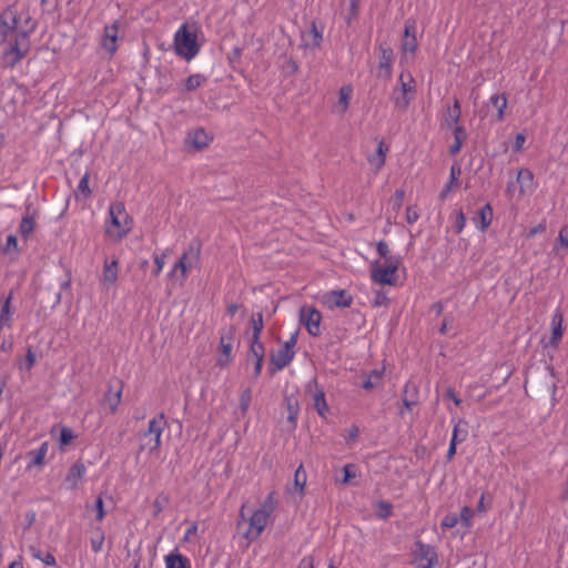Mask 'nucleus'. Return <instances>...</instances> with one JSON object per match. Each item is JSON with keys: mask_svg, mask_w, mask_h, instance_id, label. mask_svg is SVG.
I'll return each mask as SVG.
<instances>
[{"mask_svg": "<svg viewBox=\"0 0 568 568\" xmlns=\"http://www.w3.org/2000/svg\"><path fill=\"white\" fill-rule=\"evenodd\" d=\"M165 568H192L187 557L175 551H171L164 556Z\"/></svg>", "mask_w": 568, "mask_h": 568, "instance_id": "obj_22", "label": "nucleus"}, {"mask_svg": "<svg viewBox=\"0 0 568 568\" xmlns=\"http://www.w3.org/2000/svg\"><path fill=\"white\" fill-rule=\"evenodd\" d=\"M121 382H116V386L110 384L108 392L104 394V404L109 407L111 414H114L121 403L122 398Z\"/></svg>", "mask_w": 568, "mask_h": 568, "instance_id": "obj_19", "label": "nucleus"}, {"mask_svg": "<svg viewBox=\"0 0 568 568\" xmlns=\"http://www.w3.org/2000/svg\"><path fill=\"white\" fill-rule=\"evenodd\" d=\"M384 367L374 368L365 375V379L362 383V387L366 390L373 389L376 387L384 376Z\"/></svg>", "mask_w": 568, "mask_h": 568, "instance_id": "obj_25", "label": "nucleus"}, {"mask_svg": "<svg viewBox=\"0 0 568 568\" xmlns=\"http://www.w3.org/2000/svg\"><path fill=\"white\" fill-rule=\"evenodd\" d=\"M174 52L186 61L193 60L200 52L201 45L197 42V28L182 23L174 33Z\"/></svg>", "mask_w": 568, "mask_h": 568, "instance_id": "obj_4", "label": "nucleus"}, {"mask_svg": "<svg viewBox=\"0 0 568 568\" xmlns=\"http://www.w3.org/2000/svg\"><path fill=\"white\" fill-rule=\"evenodd\" d=\"M358 435H359V428L357 426H352L349 432H348V435L347 437L345 438V442L348 446H351L353 443L356 442V439L358 438Z\"/></svg>", "mask_w": 568, "mask_h": 568, "instance_id": "obj_59", "label": "nucleus"}, {"mask_svg": "<svg viewBox=\"0 0 568 568\" xmlns=\"http://www.w3.org/2000/svg\"><path fill=\"white\" fill-rule=\"evenodd\" d=\"M357 476L356 474V465L346 464L343 467V478L341 480L342 484L347 485L351 484V480Z\"/></svg>", "mask_w": 568, "mask_h": 568, "instance_id": "obj_50", "label": "nucleus"}, {"mask_svg": "<svg viewBox=\"0 0 568 568\" xmlns=\"http://www.w3.org/2000/svg\"><path fill=\"white\" fill-rule=\"evenodd\" d=\"M201 252L202 242L199 239H192L168 273L169 280L173 283H183L189 273L200 267Z\"/></svg>", "mask_w": 568, "mask_h": 568, "instance_id": "obj_3", "label": "nucleus"}, {"mask_svg": "<svg viewBox=\"0 0 568 568\" xmlns=\"http://www.w3.org/2000/svg\"><path fill=\"white\" fill-rule=\"evenodd\" d=\"M164 425L165 417L163 413L149 420L148 429L139 436L140 450L152 454L160 448Z\"/></svg>", "mask_w": 568, "mask_h": 568, "instance_id": "obj_6", "label": "nucleus"}, {"mask_svg": "<svg viewBox=\"0 0 568 568\" xmlns=\"http://www.w3.org/2000/svg\"><path fill=\"white\" fill-rule=\"evenodd\" d=\"M271 517L263 511L254 510L248 518V528L243 534V537L248 541H254L260 538L265 527L268 525Z\"/></svg>", "mask_w": 568, "mask_h": 568, "instance_id": "obj_11", "label": "nucleus"}, {"mask_svg": "<svg viewBox=\"0 0 568 568\" xmlns=\"http://www.w3.org/2000/svg\"><path fill=\"white\" fill-rule=\"evenodd\" d=\"M348 9L344 13V21L348 27H351L358 17L359 0H348Z\"/></svg>", "mask_w": 568, "mask_h": 568, "instance_id": "obj_38", "label": "nucleus"}, {"mask_svg": "<svg viewBox=\"0 0 568 568\" xmlns=\"http://www.w3.org/2000/svg\"><path fill=\"white\" fill-rule=\"evenodd\" d=\"M388 297L387 294L384 291H377L375 294V297L373 300L374 306H384L387 305Z\"/></svg>", "mask_w": 568, "mask_h": 568, "instance_id": "obj_54", "label": "nucleus"}, {"mask_svg": "<svg viewBox=\"0 0 568 568\" xmlns=\"http://www.w3.org/2000/svg\"><path fill=\"white\" fill-rule=\"evenodd\" d=\"M402 264L400 257H386L383 262H375L372 265V280L376 284H394L396 272Z\"/></svg>", "mask_w": 568, "mask_h": 568, "instance_id": "obj_7", "label": "nucleus"}, {"mask_svg": "<svg viewBox=\"0 0 568 568\" xmlns=\"http://www.w3.org/2000/svg\"><path fill=\"white\" fill-rule=\"evenodd\" d=\"M118 38H119V23L113 22L112 24L105 26L103 36L100 41V45L105 50L110 57H112L118 50Z\"/></svg>", "mask_w": 568, "mask_h": 568, "instance_id": "obj_13", "label": "nucleus"}, {"mask_svg": "<svg viewBox=\"0 0 568 568\" xmlns=\"http://www.w3.org/2000/svg\"><path fill=\"white\" fill-rule=\"evenodd\" d=\"M466 226V216L463 210L455 211L453 229L456 234H460Z\"/></svg>", "mask_w": 568, "mask_h": 568, "instance_id": "obj_45", "label": "nucleus"}, {"mask_svg": "<svg viewBox=\"0 0 568 568\" xmlns=\"http://www.w3.org/2000/svg\"><path fill=\"white\" fill-rule=\"evenodd\" d=\"M545 230H546V224L545 223H539L536 226L531 227L527 232V237L531 239V237L536 236L538 233L544 232Z\"/></svg>", "mask_w": 568, "mask_h": 568, "instance_id": "obj_64", "label": "nucleus"}, {"mask_svg": "<svg viewBox=\"0 0 568 568\" xmlns=\"http://www.w3.org/2000/svg\"><path fill=\"white\" fill-rule=\"evenodd\" d=\"M419 219L417 210L413 206H408L406 210V221L408 224H414Z\"/></svg>", "mask_w": 568, "mask_h": 568, "instance_id": "obj_58", "label": "nucleus"}, {"mask_svg": "<svg viewBox=\"0 0 568 568\" xmlns=\"http://www.w3.org/2000/svg\"><path fill=\"white\" fill-rule=\"evenodd\" d=\"M314 408L321 417H326L328 413V405L325 397V392L322 388H317L313 394Z\"/></svg>", "mask_w": 568, "mask_h": 568, "instance_id": "obj_27", "label": "nucleus"}, {"mask_svg": "<svg viewBox=\"0 0 568 568\" xmlns=\"http://www.w3.org/2000/svg\"><path fill=\"white\" fill-rule=\"evenodd\" d=\"M467 437V423L463 419H458L453 428V434L450 439H455V443H462Z\"/></svg>", "mask_w": 568, "mask_h": 568, "instance_id": "obj_37", "label": "nucleus"}, {"mask_svg": "<svg viewBox=\"0 0 568 568\" xmlns=\"http://www.w3.org/2000/svg\"><path fill=\"white\" fill-rule=\"evenodd\" d=\"M412 34H416L415 22L406 21L404 30V39L410 38Z\"/></svg>", "mask_w": 568, "mask_h": 568, "instance_id": "obj_63", "label": "nucleus"}, {"mask_svg": "<svg viewBox=\"0 0 568 568\" xmlns=\"http://www.w3.org/2000/svg\"><path fill=\"white\" fill-rule=\"evenodd\" d=\"M36 227V222L33 216H26L22 219L20 223V234L27 239L33 232Z\"/></svg>", "mask_w": 568, "mask_h": 568, "instance_id": "obj_44", "label": "nucleus"}, {"mask_svg": "<svg viewBox=\"0 0 568 568\" xmlns=\"http://www.w3.org/2000/svg\"><path fill=\"white\" fill-rule=\"evenodd\" d=\"M417 49V39L416 34H412L410 38L403 39L402 41V51L406 53H410L412 55L415 54Z\"/></svg>", "mask_w": 568, "mask_h": 568, "instance_id": "obj_46", "label": "nucleus"}, {"mask_svg": "<svg viewBox=\"0 0 568 568\" xmlns=\"http://www.w3.org/2000/svg\"><path fill=\"white\" fill-rule=\"evenodd\" d=\"M11 294L3 301L0 311V329L10 327L11 325V308H10Z\"/></svg>", "mask_w": 568, "mask_h": 568, "instance_id": "obj_34", "label": "nucleus"}, {"mask_svg": "<svg viewBox=\"0 0 568 568\" xmlns=\"http://www.w3.org/2000/svg\"><path fill=\"white\" fill-rule=\"evenodd\" d=\"M85 466L81 462L74 463L65 477V483L69 485V488L75 489L79 485V481L83 478L85 474Z\"/></svg>", "mask_w": 568, "mask_h": 568, "instance_id": "obj_21", "label": "nucleus"}, {"mask_svg": "<svg viewBox=\"0 0 568 568\" xmlns=\"http://www.w3.org/2000/svg\"><path fill=\"white\" fill-rule=\"evenodd\" d=\"M59 430L60 435L58 438V443L60 448H63L64 446L71 444V442L75 438L73 430L68 426H61Z\"/></svg>", "mask_w": 568, "mask_h": 568, "instance_id": "obj_42", "label": "nucleus"}, {"mask_svg": "<svg viewBox=\"0 0 568 568\" xmlns=\"http://www.w3.org/2000/svg\"><path fill=\"white\" fill-rule=\"evenodd\" d=\"M460 174V169L456 165L450 168V174L448 182L444 185L443 190L439 193L440 200H445L452 191V187L458 183V175Z\"/></svg>", "mask_w": 568, "mask_h": 568, "instance_id": "obj_28", "label": "nucleus"}, {"mask_svg": "<svg viewBox=\"0 0 568 568\" xmlns=\"http://www.w3.org/2000/svg\"><path fill=\"white\" fill-rule=\"evenodd\" d=\"M276 507V493L271 491L264 499L261 507L257 509L260 511H263L267 516H272Z\"/></svg>", "mask_w": 568, "mask_h": 568, "instance_id": "obj_40", "label": "nucleus"}, {"mask_svg": "<svg viewBox=\"0 0 568 568\" xmlns=\"http://www.w3.org/2000/svg\"><path fill=\"white\" fill-rule=\"evenodd\" d=\"M294 484L298 488L300 494H303L306 485V475L303 470V465H300L294 474Z\"/></svg>", "mask_w": 568, "mask_h": 568, "instance_id": "obj_48", "label": "nucleus"}, {"mask_svg": "<svg viewBox=\"0 0 568 568\" xmlns=\"http://www.w3.org/2000/svg\"><path fill=\"white\" fill-rule=\"evenodd\" d=\"M34 363V354L31 348L28 349L27 356L24 359L20 361L19 368L30 371Z\"/></svg>", "mask_w": 568, "mask_h": 568, "instance_id": "obj_52", "label": "nucleus"}, {"mask_svg": "<svg viewBox=\"0 0 568 568\" xmlns=\"http://www.w3.org/2000/svg\"><path fill=\"white\" fill-rule=\"evenodd\" d=\"M489 102L497 109V121H501L505 116V110L507 108V98L505 94H493L489 98Z\"/></svg>", "mask_w": 568, "mask_h": 568, "instance_id": "obj_31", "label": "nucleus"}, {"mask_svg": "<svg viewBox=\"0 0 568 568\" xmlns=\"http://www.w3.org/2000/svg\"><path fill=\"white\" fill-rule=\"evenodd\" d=\"M295 357V351H286L280 347L270 358V372L275 374L290 365Z\"/></svg>", "mask_w": 568, "mask_h": 568, "instance_id": "obj_14", "label": "nucleus"}, {"mask_svg": "<svg viewBox=\"0 0 568 568\" xmlns=\"http://www.w3.org/2000/svg\"><path fill=\"white\" fill-rule=\"evenodd\" d=\"M265 347L263 343L257 339H250L248 358L264 361Z\"/></svg>", "mask_w": 568, "mask_h": 568, "instance_id": "obj_35", "label": "nucleus"}, {"mask_svg": "<svg viewBox=\"0 0 568 568\" xmlns=\"http://www.w3.org/2000/svg\"><path fill=\"white\" fill-rule=\"evenodd\" d=\"M393 505L388 501H379L377 504L376 515L379 519H387L392 515Z\"/></svg>", "mask_w": 568, "mask_h": 568, "instance_id": "obj_49", "label": "nucleus"}, {"mask_svg": "<svg viewBox=\"0 0 568 568\" xmlns=\"http://www.w3.org/2000/svg\"><path fill=\"white\" fill-rule=\"evenodd\" d=\"M17 246H18L17 237L14 235H8L3 251L6 253H10V252L17 251Z\"/></svg>", "mask_w": 568, "mask_h": 568, "instance_id": "obj_57", "label": "nucleus"}, {"mask_svg": "<svg viewBox=\"0 0 568 568\" xmlns=\"http://www.w3.org/2000/svg\"><path fill=\"white\" fill-rule=\"evenodd\" d=\"M385 161L386 160L377 153L368 156V162L377 169H381L385 164Z\"/></svg>", "mask_w": 568, "mask_h": 568, "instance_id": "obj_61", "label": "nucleus"}, {"mask_svg": "<svg viewBox=\"0 0 568 568\" xmlns=\"http://www.w3.org/2000/svg\"><path fill=\"white\" fill-rule=\"evenodd\" d=\"M89 179L90 175L88 172L80 179L77 190L74 191V196L78 201L87 200L91 195V190L89 187Z\"/></svg>", "mask_w": 568, "mask_h": 568, "instance_id": "obj_32", "label": "nucleus"}, {"mask_svg": "<svg viewBox=\"0 0 568 568\" xmlns=\"http://www.w3.org/2000/svg\"><path fill=\"white\" fill-rule=\"evenodd\" d=\"M379 53L377 77L388 79L393 70V50L387 45H381Z\"/></svg>", "mask_w": 568, "mask_h": 568, "instance_id": "obj_15", "label": "nucleus"}, {"mask_svg": "<svg viewBox=\"0 0 568 568\" xmlns=\"http://www.w3.org/2000/svg\"><path fill=\"white\" fill-rule=\"evenodd\" d=\"M207 81V78L202 73L191 74L184 82L183 90L192 92L202 87Z\"/></svg>", "mask_w": 568, "mask_h": 568, "instance_id": "obj_29", "label": "nucleus"}, {"mask_svg": "<svg viewBox=\"0 0 568 568\" xmlns=\"http://www.w3.org/2000/svg\"><path fill=\"white\" fill-rule=\"evenodd\" d=\"M453 131L454 143L449 145L448 152L450 155H456L460 152L463 144L467 138L466 129L464 126H456Z\"/></svg>", "mask_w": 568, "mask_h": 568, "instance_id": "obj_24", "label": "nucleus"}, {"mask_svg": "<svg viewBox=\"0 0 568 568\" xmlns=\"http://www.w3.org/2000/svg\"><path fill=\"white\" fill-rule=\"evenodd\" d=\"M236 328L231 325L223 327L220 331V343L216 354V366L220 368L226 367L232 362V351L235 343Z\"/></svg>", "mask_w": 568, "mask_h": 568, "instance_id": "obj_8", "label": "nucleus"}, {"mask_svg": "<svg viewBox=\"0 0 568 568\" xmlns=\"http://www.w3.org/2000/svg\"><path fill=\"white\" fill-rule=\"evenodd\" d=\"M189 139L196 149L205 148L212 141V138L204 129H196L189 135Z\"/></svg>", "mask_w": 568, "mask_h": 568, "instance_id": "obj_26", "label": "nucleus"}, {"mask_svg": "<svg viewBox=\"0 0 568 568\" xmlns=\"http://www.w3.org/2000/svg\"><path fill=\"white\" fill-rule=\"evenodd\" d=\"M297 568H315V565H314V557L313 556H304Z\"/></svg>", "mask_w": 568, "mask_h": 568, "instance_id": "obj_62", "label": "nucleus"}, {"mask_svg": "<svg viewBox=\"0 0 568 568\" xmlns=\"http://www.w3.org/2000/svg\"><path fill=\"white\" fill-rule=\"evenodd\" d=\"M323 41V28H318L315 21H312L310 29L302 34L303 47L316 49Z\"/></svg>", "mask_w": 568, "mask_h": 568, "instance_id": "obj_17", "label": "nucleus"}, {"mask_svg": "<svg viewBox=\"0 0 568 568\" xmlns=\"http://www.w3.org/2000/svg\"><path fill=\"white\" fill-rule=\"evenodd\" d=\"M353 87L351 84L343 85L338 91V102L336 104V111L345 113L349 108V102L353 97Z\"/></svg>", "mask_w": 568, "mask_h": 568, "instance_id": "obj_23", "label": "nucleus"}, {"mask_svg": "<svg viewBox=\"0 0 568 568\" xmlns=\"http://www.w3.org/2000/svg\"><path fill=\"white\" fill-rule=\"evenodd\" d=\"M459 523V517L457 514H447L443 519H442V527L443 528H446V529H450V528H454L458 525Z\"/></svg>", "mask_w": 568, "mask_h": 568, "instance_id": "obj_51", "label": "nucleus"}, {"mask_svg": "<svg viewBox=\"0 0 568 568\" xmlns=\"http://www.w3.org/2000/svg\"><path fill=\"white\" fill-rule=\"evenodd\" d=\"M568 248V225H564L558 233V237L554 245L552 252L556 255L560 254V250Z\"/></svg>", "mask_w": 568, "mask_h": 568, "instance_id": "obj_39", "label": "nucleus"}, {"mask_svg": "<svg viewBox=\"0 0 568 568\" xmlns=\"http://www.w3.org/2000/svg\"><path fill=\"white\" fill-rule=\"evenodd\" d=\"M353 302V296L346 290H333L322 296V303L333 310L337 307H348Z\"/></svg>", "mask_w": 568, "mask_h": 568, "instance_id": "obj_12", "label": "nucleus"}, {"mask_svg": "<svg viewBox=\"0 0 568 568\" xmlns=\"http://www.w3.org/2000/svg\"><path fill=\"white\" fill-rule=\"evenodd\" d=\"M459 521L463 524L465 528H469L471 526V519L474 517V510L468 507L464 506L460 509V514L458 515Z\"/></svg>", "mask_w": 568, "mask_h": 568, "instance_id": "obj_47", "label": "nucleus"}, {"mask_svg": "<svg viewBox=\"0 0 568 568\" xmlns=\"http://www.w3.org/2000/svg\"><path fill=\"white\" fill-rule=\"evenodd\" d=\"M460 118H462L460 102L457 98H455L453 105L448 106L446 110L444 121L442 122V128L455 130L456 126H460L459 125Z\"/></svg>", "mask_w": 568, "mask_h": 568, "instance_id": "obj_18", "label": "nucleus"}, {"mask_svg": "<svg viewBox=\"0 0 568 568\" xmlns=\"http://www.w3.org/2000/svg\"><path fill=\"white\" fill-rule=\"evenodd\" d=\"M438 555L434 546L416 540L413 549V564L416 568H435Z\"/></svg>", "mask_w": 568, "mask_h": 568, "instance_id": "obj_9", "label": "nucleus"}, {"mask_svg": "<svg viewBox=\"0 0 568 568\" xmlns=\"http://www.w3.org/2000/svg\"><path fill=\"white\" fill-rule=\"evenodd\" d=\"M165 260H166V253L163 252L161 254H156L154 256V270H153V273L154 274H160L165 265Z\"/></svg>", "mask_w": 568, "mask_h": 568, "instance_id": "obj_53", "label": "nucleus"}, {"mask_svg": "<svg viewBox=\"0 0 568 568\" xmlns=\"http://www.w3.org/2000/svg\"><path fill=\"white\" fill-rule=\"evenodd\" d=\"M517 181L520 183V192L524 193L526 189H532L534 174L528 169H521L518 171Z\"/></svg>", "mask_w": 568, "mask_h": 568, "instance_id": "obj_33", "label": "nucleus"}, {"mask_svg": "<svg viewBox=\"0 0 568 568\" xmlns=\"http://www.w3.org/2000/svg\"><path fill=\"white\" fill-rule=\"evenodd\" d=\"M525 141H526V136L524 133H517L516 135V139H515V143H514V151L515 152H520L524 148V144H525Z\"/></svg>", "mask_w": 568, "mask_h": 568, "instance_id": "obj_60", "label": "nucleus"}, {"mask_svg": "<svg viewBox=\"0 0 568 568\" xmlns=\"http://www.w3.org/2000/svg\"><path fill=\"white\" fill-rule=\"evenodd\" d=\"M298 316L300 322L311 336L317 337L321 335L322 314L317 308L307 304L303 305L300 308Z\"/></svg>", "mask_w": 568, "mask_h": 568, "instance_id": "obj_10", "label": "nucleus"}, {"mask_svg": "<svg viewBox=\"0 0 568 568\" xmlns=\"http://www.w3.org/2000/svg\"><path fill=\"white\" fill-rule=\"evenodd\" d=\"M493 221V209L489 203L485 204L475 215L474 223L476 229L479 231H485L488 229Z\"/></svg>", "mask_w": 568, "mask_h": 568, "instance_id": "obj_20", "label": "nucleus"}, {"mask_svg": "<svg viewBox=\"0 0 568 568\" xmlns=\"http://www.w3.org/2000/svg\"><path fill=\"white\" fill-rule=\"evenodd\" d=\"M133 229V219L126 212L123 202L115 201L108 207V219L104 222L105 235L115 241L125 239Z\"/></svg>", "mask_w": 568, "mask_h": 568, "instance_id": "obj_2", "label": "nucleus"}, {"mask_svg": "<svg viewBox=\"0 0 568 568\" xmlns=\"http://www.w3.org/2000/svg\"><path fill=\"white\" fill-rule=\"evenodd\" d=\"M118 260L112 258L111 261L105 260L103 268V277L109 283H114L118 280Z\"/></svg>", "mask_w": 568, "mask_h": 568, "instance_id": "obj_30", "label": "nucleus"}, {"mask_svg": "<svg viewBox=\"0 0 568 568\" xmlns=\"http://www.w3.org/2000/svg\"><path fill=\"white\" fill-rule=\"evenodd\" d=\"M564 316L559 308H556L551 315V336L547 343L549 347H558L562 338Z\"/></svg>", "mask_w": 568, "mask_h": 568, "instance_id": "obj_16", "label": "nucleus"}, {"mask_svg": "<svg viewBox=\"0 0 568 568\" xmlns=\"http://www.w3.org/2000/svg\"><path fill=\"white\" fill-rule=\"evenodd\" d=\"M251 326H252V335H251L250 339H255V341L260 339L261 333L264 327L263 315L261 312L252 315Z\"/></svg>", "mask_w": 568, "mask_h": 568, "instance_id": "obj_36", "label": "nucleus"}, {"mask_svg": "<svg viewBox=\"0 0 568 568\" xmlns=\"http://www.w3.org/2000/svg\"><path fill=\"white\" fill-rule=\"evenodd\" d=\"M104 532L102 531L101 528H97L94 531H93V535L90 539V544H91V549L94 551V552H100L102 550V547H103V544H104Z\"/></svg>", "mask_w": 568, "mask_h": 568, "instance_id": "obj_43", "label": "nucleus"}, {"mask_svg": "<svg viewBox=\"0 0 568 568\" xmlns=\"http://www.w3.org/2000/svg\"><path fill=\"white\" fill-rule=\"evenodd\" d=\"M94 509L97 511V520L101 521L104 516H105V513H104V508H103V499L101 496H99L94 503Z\"/></svg>", "mask_w": 568, "mask_h": 568, "instance_id": "obj_55", "label": "nucleus"}, {"mask_svg": "<svg viewBox=\"0 0 568 568\" xmlns=\"http://www.w3.org/2000/svg\"><path fill=\"white\" fill-rule=\"evenodd\" d=\"M34 28L32 14L23 2L8 7L0 14V53L6 67H14L29 52V34Z\"/></svg>", "mask_w": 568, "mask_h": 568, "instance_id": "obj_1", "label": "nucleus"}, {"mask_svg": "<svg viewBox=\"0 0 568 568\" xmlns=\"http://www.w3.org/2000/svg\"><path fill=\"white\" fill-rule=\"evenodd\" d=\"M397 82L398 85L393 89L390 100L397 111L406 112L416 94L415 79L409 72H402Z\"/></svg>", "mask_w": 568, "mask_h": 568, "instance_id": "obj_5", "label": "nucleus"}, {"mask_svg": "<svg viewBox=\"0 0 568 568\" xmlns=\"http://www.w3.org/2000/svg\"><path fill=\"white\" fill-rule=\"evenodd\" d=\"M376 251L381 257L386 260V257H390L389 254V247L388 244L385 241H379L376 244Z\"/></svg>", "mask_w": 568, "mask_h": 568, "instance_id": "obj_56", "label": "nucleus"}, {"mask_svg": "<svg viewBox=\"0 0 568 568\" xmlns=\"http://www.w3.org/2000/svg\"><path fill=\"white\" fill-rule=\"evenodd\" d=\"M252 402V390L251 388H244L240 394V413L242 416H245L248 412Z\"/></svg>", "mask_w": 568, "mask_h": 568, "instance_id": "obj_41", "label": "nucleus"}]
</instances>
